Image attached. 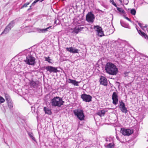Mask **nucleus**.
<instances>
[{
	"label": "nucleus",
	"mask_w": 148,
	"mask_h": 148,
	"mask_svg": "<svg viewBox=\"0 0 148 148\" xmlns=\"http://www.w3.org/2000/svg\"><path fill=\"white\" fill-rule=\"evenodd\" d=\"M105 70L107 73L112 75H116L119 72L116 66L114 64L109 62L106 64Z\"/></svg>",
	"instance_id": "obj_1"
},
{
	"label": "nucleus",
	"mask_w": 148,
	"mask_h": 148,
	"mask_svg": "<svg viewBox=\"0 0 148 148\" xmlns=\"http://www.w3.org/2000/svg\"><path fill=\"white\" fill-rule=\"evenodd\" d=\"M64 101H63L62 98L56 96L52 99L51 103L52 106L60 107L63 105Z\"/></svg>",
	"instance_id": "obj_2"
},
{
	"label": "nucleus",
	"mask_w": 148,
	"mask_h": 148,
	"mask_svg": "<svg viewBox=\"0 0 148 148\" xmlns=\"http://www.w3.org/2000/svg\"><path fill=\"white\" fill-rule=\"evenodd\" d=\"M74 114L80 120H84L85 116L83 110L80 109H77L73 110Z\"/></svg>",
	"instance_id": "obj_3"
},
{
	"label": "nucleus",
	"mask_w": 148,
	"mask_h": 148,
	"mask_svg": "<svg viewBox=\"0 0 148 148\" xmlns=\"http://www.w3.org/2000/svg\"><path fill=\"white\" fill-rule=\"evenodd\" d=\"M24 61L26 64L29 65H34L35 64V58L31 55L26 56V58Z\"/></svg>",
	"instance_id": "obj_4"
},
{
	"label": "nucleus",
	"mask_w": 148,
	"mask_h": 148,
	"mask_svg": "<svg viewBox=\"0 0 148 148\" xmlns=\"http://www.w3.org/2000/svg\"><path fill=\"white\" fill-rule=\"evenodd\" d=\"M14 24L15 21L14 20H13L10 22L5 28L3 31L2 32L1 35L3 33L6 34L8 33L9 30L11 29L13 27L14 25Z\"/></svg>",
	"instance_id": "obj_5"
},
{
	"label": "nucleus",
	"mask_w": 148,
	"mask_h": 148,
	"mask_svg": "<svg viewBox=\"0 0 148 148\" xmlns=\"http://www.w3.org/2000/svg\"><path fill=\"white\" fill-rule=\"evenodd\" d=\"M95 18L94 14L91 12H88L86 16V20L90 23H93Z\"/></svg>",
	"instance_id": "obj_6"
},
{
	"label": "nucleus",
	"mask_w": 148,
	"mask_h": 148,
	"mask_svg": "<svg viewBox=\"0 0 148 148\" xmlns=\"http://www.w3.org/2000/svg\"><path fill=\"white\" fill-rule=\"evenodd\" d=\"M81 98L82 99L83 101L86 102H89L92 101V96L85 93L82 94L81 95Z\"/></svg>",
	"instance_id": "obj_7"
},
{
	"label": "nucleus",
	"mask_w": 148,
	"mask_h": 148,
	"mask_svg": "<svg viewBox=\"0 0 148 148\" xmlns=\"http://www.w3.org/2000/svg\"><path fill=\"white\" fill-rule=\"evenodd\" d=\"M121 132L124 136H129L133 132V130L121 128Z\"/></svg>",
	"instance_id": "obj_8"
},
{
	"label": "nucleus",
	"mask_w": 148,
	"mask_h": 148,
	"mask_svg": "<svg viewBox=\"0 0 148 148\" xmlns=\"http://www.w3.org/2000/svg\"><path fill=\"white\" fill-rule=\"evenodd\" d=\"M119 108L121 109V111L123 113H126L128 112L127 108L125 107V103L122 100L119 101Z\"/></svg>",
	"instance_id": "obj_9"
},
{
	"label": "nucleus",
	"mask_w": 148,
	"mask_h": 148,
	"mask_svg": "<svg viewBox=\"0 0 148 148\" xmlns=\"http://www.w3.org/2000/svg\"><path fill=\"white\" fill-rule=\"evenodd\" d=\"M57 69V67H54L51 66H47L45 68V69L47 71H49L50 73H56L59 72V71Z\"/></svg>",
	"instance_id": "obj_10"
},
{
	"label": "nucleus",
	"mask_w": 148,
	"mask_h": 148,
	"mask_svg": "<svg viewBox=\"0 0 148 148\" xmlns=\"http://www.w3.org/2000/svg\"><path fill=\"white\" fill-rule=\"evenodd\" d=\"M93 28L97 32L98 35L100 37H102L104 35L103 32L101 27L98 25H94Z\"/></svg>",
	"instance_id": "obj_11"
},
{
	"label": "nucleus",
	"mask_w": 148,
	"mask_h": 148,
	"mask_svg": "<svg viewBox=\"0 0 148 148\" xmlns=\"http://www.w3.org/2000/svg\"><path fill=\"white\" fill-rule=\"evenodd\" d=\"M118 95L117 92H114L112 95V103L114 105H116L118 102Z\"/></svg>",
	"instance_id": "obj_12"
},
{
	"label": "nucleus",
	"mask_w": 148,
	"mask_h": 148,
	"mask_svg": "<svg viewBox=\"0 0 148 148\" xmlns=\"http://www.w3.org/2000/svg\"><path fill=\"white\" fill-rule=\"evenodd\" d=\"M99 82L100 84L105 86L107 85V79L104 77L101 76L100 77Z\"/></svg>",
	"instance_id": "obj_13"
},
{
	"label": "nucleus",
	"mask_w": 148,
	"mask_h": 148,
	"mask_svg": "<svg viewBox=\"0 0 148 148\" xmlns=\"http://www.w3.org/2000/svg\"><path fill=\"white\" fill-rule=\"evenodd\" d=\"M115 43L117 47L119 48H123L125 46V44L124 42L120 40H119L115 41Z\"/></svg>",
	"instance_id": "obj_14"
},
{
	"label": "nucleus",
	"mask_w": 148,
	"mask_h": 148,
	"mask_svg": "<svg viewBox=\"0 0 148 148\" xmlns=\"http://www.w3.org/2000/svg\"><path fill=\"white\" fill-rule=\"evenodd\" d=\"M135 25L136 29H137L138 34L142 36V37L146 39H147L148 40V36L147 35L143 32H142L141 30H138L137 25L136 24H135Z\"/></svg>",
	"instance_id": "obj_15"
},
{
	"label": "nucleus",
	"mask_w": 148,
	"mask_h": 148,
	"mask_svg": "<svg viewBox=\"0 0 148 148\" xmlns=\"http://www.w3.org/2000/svg\"><path fill=\"white\" fill-rule=\"evenodd\" d=\"M66 50L68 51L73 53H78L79 50L78 49H75L72 47H67L66 48Z\"/></svg>",
	"instance_id": "obj_16"
},
{
	"label": "nucleus",
	"mask_w": 148,
	"mask_h": 148,
	"mask_svg": "<svg viewBox=\"0 0 148 148\" xmlns=\"http://www.w3.org/2000/svg\"><path fill=\"white\" fill-rule=\"evenodd\" d=\"M69 83L73 84L75 86H79L78 84L79 82H77L75 80L71 79H68Z\"/></svg>",
	"instance_id": "obj_17"
},
{
	"label": "nucleus",
	"mask_w": 148,
	"mask_h": 148,
	"mask_svg": "<svg viewBox=\"0 0 148 148\" xmlns=\"http://www.w3.org/2000/svg\"><path fill=\"white\" fill-rule=\"evenodd\" d=\"M120 23L121 25L123 27L126 28L130 29V27L129 26V24L122 20L120 21Z\"/></svg>",
	"instance_id": "obj_18"
},
{
	"label": "nucleus",
	"mask_w": 148,
	"mask_h": 148,
	"mask_svg": "<svg viewBox=\"0 0 148 148\" xmlns=\"http://www.w3.org/2000/svg\"><path fill=\"white\" fill-rule=\"evenodd\" d=\"M44 110L45 111V113L46 114L51 115L52 113L51 109H49L47 107H44Z\"/></svg>",
	"instance_id": "obj_19"
},
{
	"label": "nucleus",
	"mask_w": 148,
	"mask_h": 148,
	"mask_svg": "<svg viewBox=\"0 0 148 148\" xmlns=\"http://www.w3.org/2000/svg\"><path fill=\"white\" fill-rule=\"evenodd\" d=\"M52 26H49L45 29H39L38 30V32L40 33H42L46 32L47 31H49L48 29H49L50 28H51Z\"/></svg>",
	"instance_id": "obj_20"
},
{
	"label": "nucleus",
	"mask_w": 148,
	"mask_h": 148,
	"mask_svg": "<svg viewBox=\"0 0 148 148\" xmlns=\"http://www.w3.org/2000/svg\"><path fill=\"white\" fill-rule=\"evenodd\" d=\"M27 133L28 134L29 136V137L32 139L33 140L35 141V142H36V140L32 132H29L28 131H27Z\"/></svg>",
	"instance_id": "obj_21"
},
{
	"label": "nucleus",
	"mask_w": 148,
	"mask_h": 148,
	"mask_svg": "<svg viewBox=\"0 0 148 148\" xmlns=\"http://www.w3.org/2000/svg\"><path fill=\"white\" fill-rule=\"evenodd\" d=\"M105 114V111L103 110H99L97 113V114L101 117L104 116Z\"/></svg>",
	"instance_id": "obj_22"
},
{
	"label": "nucleus",
	"mask_w": 148,
	"mask_h": 148,
	"mask_svg": "<svg viewBox=\"0 0 148 148\" xmlns=\"http://www.w3.org/2000/svg\"><path fill=\"white\" fill-rule=\"evenodd\" d=\"M7 103L9 108L10 109H12L13 107V104L12 100L11 99L9 100V101H7Z\"/></svg>",
	"instance_id": "obj_23"
},
{
	"label": "nucleus",
	"mask_w": 148,
	"mask_h": 148,
	"mask_svg": "<svg viewBox=\"0 0 148 148\" xmlns=\"http://www.w3.org/2000/svg\"><path fill=\"white\" fill-rule=\"evenodd\" d=\"M30 84L32 87L34 88H37L38 86V84L34 81H32Z\"/></svg>",
	"instance_id": "obj_24"
},
{
	"label": "nucleus",
	"mask_w": 148,
	"mask_h": 148,
	"mask_svg": "<svg viewBox=\"0 0 148 148\" xmlns=\"http://www.w3.org/2000/svg\"><path fill=\"white\" fill-rule=\"evenodd\" d=\"M115 146V145L112 141V142L111 143L108 144L106 147V148H113Z\"/></svg>",
	"instance_id": "obj_25"
},
{
	"label": "nucleus",
	"mask_w": 148,
	"mask_h": 148,
	"mask_svg": "<svg viewBox=\"0 0 148 148\" xmlns=\"http://www.w3.org/2000/svg\"><path fill=\"white\" fill-rule=\"evenodd\" d=\"M18 121L20 124H23L25 122V120L19 118L18 119Z\"/></svg>",
	"instance_id": "obj_26"
},
{
	"label": "nucleus",
	"mask_w": 148,
	"mask_h": 148,
	"mask_svg": "<svg viewBox=\"0 0 148 148\" xmlns=\"http://www.w3.org/2000/svg\"><path fill=\"white\" fill-rule=\"evenodd\" d=\"M118 11L120 12H121L123 14H125V11L122 8H119L118 7H116Z\"/></svg>",
	"instance_id": "obj_27"
},
{
	"label": "nucleus",
	"mask_w": 148,
	"mask_h": 148,
	"mask_svg": "<svg viewBox=\"0 0 148 148\" xmlns=\"http://www.w3.org/2000/svg\"><path fill=\"white\" fill-rule=\"evenodd\" d=\"M44 58L45 59V61L48 62L49 63H51V62H50V61L52 60L49 56L47 57H45Z\"/></svg>",
	"instance_id": "obj_28"
},
{
	"label": "nucleus",
	"mask_w": 148,
	"mask_h": 148,
	"mask_svg": "<svg viewBox=\"0 0 148 148\" xmlns=\"http://www.w3.org/2000/svg\"><path fill=\"white\" fill-rule=\"evenodd\" d=\"M73 31L74 33L76 34L78 33V32H80L79 30V29L78 28V27L77 26L75 27Z\"/></svg>",
	"instance_id": "obj_29"
},
{
	"label": "nucleus",
	"mask_w": 148,
	"mask_h": 148,
	"mask_svg": "<svg viewBox=\"0 0 148 148\" xmlns=\"http://www.w3.org/2000/svg\"><path fill=\"white\" fill-rule=\"evenodd\" d=\"M5 100L7 101H9V100H10L11 99L10 97L7 94H6L5 95Z\"/></svg>",
	"instance_id": "obj_30"
},
{
	"label": "nucleus",
	"mask_w": 148,
	"mask_h": 148,
	"mask_svg": "<svg viewBox=\"0 0 148 148\" xmlns=\"http://www.w3.org/2000/svg\"><path fill=\"white\" fill-rule=\"evenodd\" d=\"M130 13L133 15H135L136 13V11L134 9H132L130 10Z\"/></svg>",
	"instance_id": "obj_31"
},
{
	"label": "nucleus",
	"mask_w": 148,
	"mask_h": 148,
	"mask_svg": "<svg viewBox=\"0 0 148 148\" xmlns=\"http://www.w3.org/2000/svg\"><path fill=\"white\" fill-rule=\"evenodd\" d=\"M30 2H27L26 3H25L23 4V5L22 6L21 8H23L26 7L27 6V5H29L30 4Z\"/></svg>",
	"instance_id": "obj_32"
},
{
	"label": "nucleus",
	"mask_w": 148,
	"mask_h": 148,
	"mask_svg": "<svg viewBox=\"0 0 148 148\" xmlns=\"http://www.w3.org/2000/svg\"><path fill=\"white\" fill-rule=\"evenodd\" d=\"M5 101L4 99L2 97L0 96V104L4 102Z\"/></svg>",
	"instance_id": "obj_33"
},
{
	"label": "nucleus",
	"mask_w": 148,
	"mask_h": 148,
	"mask_svg": "<svg viewBox=\"0 0 148 148\" xmlns=\"http://www.w3.org/2000/svg\"><path fill=\"white\" fill-rule=\"evenodd\" d=\"M110 2L112 3V4L113 5H114L115 7H117L116 3H115L113 0H110Z\"/></svg>",
	"instance_id": "obj_34"
},
{
	"label": "nucleus",
	"mask_w": 148,
	"mask_h": 148,
	"mask_svg": "<svg viewBox=\"0 0 148 148\" xmlns=\"http://www.w3.org/2000/svg\"><path fill=\"white\" fill-rule=\"evenodd\" d=\"M124 17L127 20L129 21H130L131 22H132V21L128 18L127 17H126L125 16H124Z\"/></svg>",
	"instance_id": "obj_35"
},
{
	"label": "nucleus",
	"mask_w": 148,
	"mask_h": 148,
	"mask_svg": "<svg viewBox=\"0 0 148 148\" xmlns=\"http://www.w3.org/2000/svg\"><path fill=\"white\" fill-rule=\"evenodd\" d=\"M77 27H78V28L79 29V30L80 31H81L83 28V27H81L80 26Z\"/></svg>",
	"instance_id": "obj_36"
},
{
	"label": "nucleus",
	"mask_w": 148,
	"mask_h": 148,
	"mask_svg": "<svg viewBox=\"0 0 148 148\" xmlns=\"http://www.w3.org/2000/svg\"><path fill=\"white\" fill-rule=\"evenodd\" d=\"M58 20V19L56 18H55L54 20V24H56V25L59 23V20H58V23H57V21Z\"/></svg>",
	"instance_id": "obj_37"
},
{
	"label": "nucleus",
	"mask_w": 148,
	"mask_h": 148,
	"mask_svg": "<svg viewBox=\"0 0 148 148\" xmlns=\"http://www.w3.org/2000/svg\"><path fill=\"white\" fill-rule=\"evenodd\" d=\"M138 24L139 25L140 27L141 28L142 27V23H140V22L138 23Z\"/></svg>",
	"instance_id": "obj_38"
},
{
	"label": "nucleus",
	"mask_w": 148,
	"mask_h": 148,
	"mask_svg": "<svg viewBox=\"0 0 148 148\" xmlns=\"http://www.w3.org/2000/svg\"><path fill=\"white\" fill-rule=\"evenodd\" d=\"M35 3H34L33 2L32 4L31 5V6L29 7L30 8H31L32 7V6H34V5H35Z\"/></svg>",
	"instance_id": "obj_39"
},
{
	"label": "nucleus",
	"mask_w": 148,
	"mask_h": 148,
	"mask_svg": "<svg viewBox=\"0 0 148 148\" xmlns=\"http://www.w3.org/2000/svg\"><path fill=\"white\" fill-rule=\"evenodd\" d=\"M109 138H110V140H108L110 142H111L112 140V141H113L112 138H111V137H110Z\"/></svg>",
	"instance_id": "obj_40"
},
{
	"label": "nucleus",
	"mask_w": 148,
	"mask_h": 148,
	"mask_svg": "<svg viewBox=\"0 0 148 148\" xmlns=\"http://www.w3.org/2000/svg\"><path fill=\"white\" fill-rule=\"evenodd\" d=\"M38 1V0H35L33 2L34 3H35L36 4V3Z\"/></svg>",
	"instance_id": "obj_41"
},
{
	"label": "nucleus",
	"mask_w": 148,
	"mask_h": 148,
	"mask_svg": "<svg viewBox=\"0 0 148 148\" xmlns=\"http://www.w3.org/2000/svg\"><path fill=\"white\" fill-rule=\"evenodd\" d=\"M116 138L117 140L119 141H120V139H119V138L118 136H117V135H116Z\"/></svg>",
	"instance_id": "obj_42"
},
{
	"label": "nucleus",
	"mask_w": 148,
	"mask_h": 148,
	"mask_svg": "<svg viewBox=\"0 0 148 148\" xmlns=\"http://www.w3.org/2000/svg\"><path fill=\"white\" fill-rule=\"evenodd\" d=\"M108 140H110V138H107L106 139V142H108L109 141Z\"/></svg>",
	"instance_id": "obj_43"
},
{
	"label": "nucleus",
	"mask_w": 148,
	"mask_h": 148,
	"mask_svg": "<svg viewBox=\"0 0 148 148\" xmlns=\"http://www.w3.org/2000/svg\"><path fill=\"white\" fill-rule=\"evenodd\" d=\"M32 9L31 8H30L29 7V8L27 10V11H29V10H31V9Z\"/></svg>",
	"instance_id": "obj_44"
},
{
	"label": "nucleus",
	"mask_w": 148,
	"mask_h": 148,
	"mask_svg": "<svg viewBox=\"0 0 148 148\" xmlns=\"http://www.w3.org/2000/svg\"><path fill=\"white\" fill-rule=\"evenodd\" d=\"M44 0H38V1H39L40 2H42Z\"/></svg>",
	"instance_id": "obj_45"
},
{
	"label": "nucleus",
	"mask_w": 148,
	"mask_h": 148,
	"mask_svg": "<svg viewBox=\"0 0 148 148\" xmlns=\"http://www.w3.org/2000/svg\"><path fill=\"white\" fill-rule=\"evenodd\" d=\"M119 0L120 1V3H122V0Z\"/></svg>",
	"instance_id": "obj_46"
},
{
	"label": "nucleus",
	"mask_w": 148,
	"mask_h": 148,
	"mask_svg": "<svg viewBox=\"0 0 148 148\" xmlns=\"http://www.w3.org/2000/svg\"><path fill=\"white\" fill-rule=\"evenodd\" d=\"M147 25H145L144 27L145 28H147Z\"/></svg>",
	"instance_id": "obj_47"
},
{
	"label": "nucleus",
	"mask_w": 148,
	"mask_h": 148,
	"mask_svg": "<svg viewBox=\"0 0 148 148\" xmlns=\"http://www.w3.org/2000/svg\"><path fill=\"white\" fill-rule=\"evenodd\" d=\"M116 83L119 84H120V83L119 82H116Z\"/></svg>",
	"instance_id": "obj_48"
},
{
	"label": "nucleus",
	"mask_w": 148,
	"mask_h": 148,
	"mask_svg": "<svg viewBox=\"0 0 148 148\" xmlns=\"http://www.w3.org/2000/svg\"><path fill=\"white\" fill-rule=\"evenodd\" d=\"M136 22L137 23H138L139 22H138V21H136Z\"/></svg>",
	"instance_id": "obj_49"
},
{
	"label": "nucleus",
	"mask_w": 148,
	"mask_h": 148,
	"mask_svg": "<svg viewBox=\"0 0 148 148\" xmlns=\"http://www.w3.org/2000/svg\"><path fill=\"white\" fill-rule=\"evenodd\" d=\"M146 57H147V56H146Z\"/></svg>",
	"instance_id": "obj_50"
},
{
	"label": "nucleus",
	"mask_w": 148,
	"mask_h": 148,
	"mask_svg": "<svg viewBox=\"0 0 148 148\" xmlns=\"http://www.w3.org/2000/svg\"><path fill=\"white\" fill-rule=\"evenodd\" d=\"M62 0L63 1H64V0Z\"/></svg>",
	"instance_id": "obj_51"
}]
</instances>
